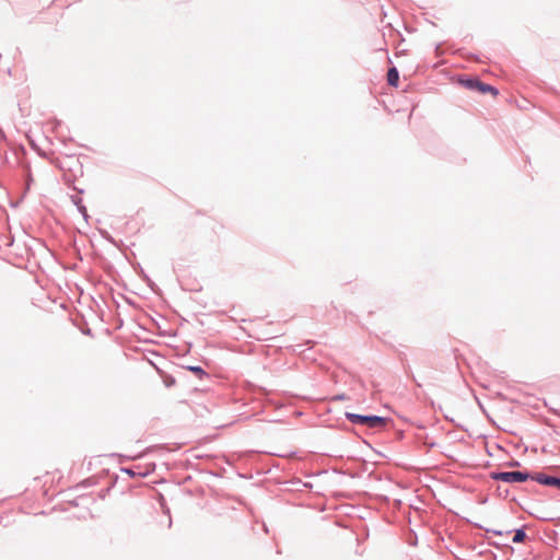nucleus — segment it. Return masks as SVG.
<instances>
[{
    "label": "nucleus",
    "mask_w": 560,
    "mask_h": 560,
    "mask_svg": "<svg viewBox=\"0 0 560 560\" xmlns=\"http://www.w3.org/2000/svg\"><path fill=\"white\" fill-rule=\"evenodd\" d=\"M459 83L469 90H475L480 94L492 93L494 96L498 94L495 88L481 82L478 79H460Z\"/></svg>",
    "instance_id": "obj_3"
},
{
    "label": "nucleus",
    "mask_w": 560,
    "mask_h": 560,
    "mask_svg": "<svg viewBox=\"0 0 560 560\" xmlns=\"http://www.w3.org/2000/svg\"><path fill=\"white\" fill-rule=\"evenodd\" d=\"M533 480L546 486H552L560 488V479L556 477L546 476L542 474H538L532 477Z\"/></svg>",
    "instance_id": "obj_4"
},
{
    "label": "nucleus",
    "mask_w": 560,
    "mask_h": 560,
    "mask_svg": "<svg viewBox=\"0 0 560 560\" xmlns=\"http://www.w3.org/2000/svg\"><path fill=\"white\" fill-rule=\"evenodd\" d=\"M346 417L352 423H359L369 428H382L386 425L388 419L378 416H361L357 413L347 412Z\"/></svg>",
    "instance_id": "obj_1"
},
{
    "label": "nucleus",
    "mask_w": 560,
    "mask_h": 560,
    "mask_svg": "<svg viewBox=\"0 0 560 560\" xmlns=\"http://www.w3.org/2000/svg\"><path fill=\"white\" fill-rule=\"evenodd\" d=\"M533 476H530L527 472L523 471H503V472H491V478L494 480H501L504 482L513 483V482H524L532 479Z\"/></svg>",
    "instance_id": "obj_2"
},
{
    "label": "nucleus",
    "mask_w": 560,
    "mask_h": 560,
    "mask_svg": "<svg viewBox=\"0 0 560 560\" xmlns=\"http://www.w3.org/2000/svg\"><path fill=\"white\" fill-rule=\"evenodd\" d=\"M526 538V534L523 529H517L512 538L515 544L523 542Z\"/></svg>",
    "instance_id": "obj_6"
},
{
    "label": "nucleus",
    "mask_w": 560,
    "mask_h": 560,
    "mask_svg": "<svg viewBox=\"0 0 560 560\" xmlns=\"http://www.w3.org/2000/svg\"><path fill=\"white\" fill-rule=\"evenodd\" d=\"M399 81V73L396 68H390L387 72V82L392 86H397Z\"/></svg>",
    "instance_id": "obj_5"
},
{
    "label": "nucleus",
    "mask_w": 560,
    "mask_h": 560,
    "mask_svg": "<svg viewBox=\"0 0 560 560\" xmlns=\"http://www.w3.org/2000/svg\"><path fill=\"white\" fill-rule=\"evenodd\" d=\"M187 370L197 374L200 378L206 375V372L200 366H187Z\"/></svg>",
    "instance_id": "obj_7"
}]
</instances>
